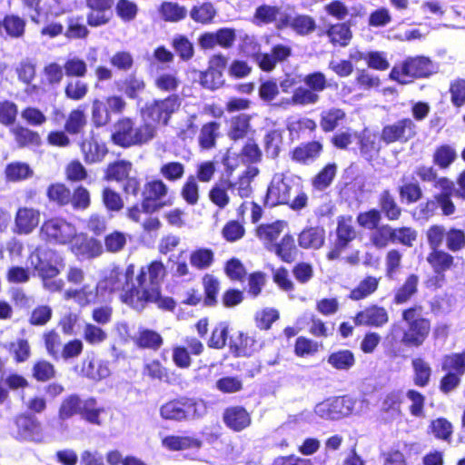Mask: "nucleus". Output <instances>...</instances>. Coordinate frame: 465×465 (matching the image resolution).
<instances>
[{
    "label": "nucleus",
    "mask_w": 465,
    "mask_h": 465,
    "mask_svg": "<svg viewBox=\"0 0 465 465\" xmlns=\"http://www.w3.org/2000/svg\"><path fill=\"white\" fill-rule=\"evenodd\" d=\"M419 278L415 274H411L404 284L396 292L394 302L401 304L410 300V298L417 292Z\"/></svg>",
    "instance_id": "nucleus-52"
},
{
    "label": "nucleus",
    "mask_w": 465,
    "mask_h": 465,
    "mask_svg": "<svg viewBox=\"0 0 465 465\" xmlns=\"http://www.w3.org/2000/svg\"><path fill=\"white\" fill-rule=\"evenodd\" d=\"M356 326L381 328L389 322V315L383 307L372 305L359 312L353 319Z\"/></svg>",
    "instance_id": "nucleus-19"
},
{
    "label": "nucleus",
    "mask_w": 465,
    "mask_h": 465,
    "mask_svg": "<svg viewBox=\"0 0 465 465\" xmlns=\"http://www.w3.org/2000/svg\"><path fill=\"white\" fill-rule=\"evenodd\" d=\"M89 30L84 24L82 16H70L67 19V29L64 35L67 38L83 39L87 37Z\"/></svg>",
    "instance_id": "nucleus-47"
},
{
    "label": "nucleus",
    "mask_w": 465,
    "mask_h": 465,
    "mask_svg": "<svg viewBox=\"0 0 465 465\" xmlns=\"http://www.w3.org/2000/svg\"><path fill=\"white\" fill-rule=\"evenodd\" d=\"M167 193L168 187L161 180L145 183L142 190V210L143 213L153 214L165 206L172 205V201H163Z\"/></svg>",
    "instance_id": "nucleus-13"
},
{
    "label": "nucleus",
    "mask_w": 465,
    "mask_h": 465,
    "mask_svg": "<svg viewBox=\"0 0 465 465\" xmlns=\"http://www.w3.org/2000/svg\"><path fill=\"white\" fill-rule=\"evenodd\" d=\"M320 116V126L324 132L328 133L333 131L340 122L345 118V113L341 109L332 107L322 111Z\"/></svg>",
    "instance_id": "nucleus-38"
},
{
    "label": "nucleus",
    "mask_w": 465,
    "mask_h": 465,
    "mask_svg": "<svg viewBox=\"0 0 465 465\" xmlns=\"http://www.w3.org/2000/svg\"><path fill=\"white\" fill-rule=\"evenodd\" d=\"M136 344L140 348L157 351L163 344V338L155 331L143 329L139 331Z\"/></svg>",
    "instance_id": "nucleus-44"
},
{
    "label": "nucleus",
    "mask_w": 465,
    "mask_h": 465,
    "mask_svg": "<svg viewBox=\"0 0 465 465\" xmlns=\"http://www.w3.org/2000/svg\"><path fill=\"white\" fill-rule=\"evenodd\" d=\"M378 207L381 215L383 214L389 221L399 220L402 213L395 196L389 189L381 191L378 195Z\"/></svg>",
    "instance_id": "nucleus-21"
},
{
    "label": "nucleus",
    "mask_w": 465,
    "mask_h": 465,
    "mask_svg": "<svg viewBox=\"0 0 465 465\" xmlns=\"http://www.w3.org/2000/svg\"><path fill=\"white\" fill-rule=\"evenodd\" d=\"M227 338L228 324L224 322H221L213 328L207 344L210 348L222 349L226 345Z\"/></svg>",
    "instance_id": "nucleus-58"
},
{
    "label": "nucleus",
    "mask_w": 465,
    "mask_h": 465,
    "mask_svg": "<svg viewBox=\"0 0 465 465\" xmlns=\"http://www.w3.org/2000/svg\"><path fill=\"white\" fill-rule=\"evenodd\" d=\"M50 202L55 203L60 206L66 205L71 201V191L62 183L51 184L46 192Z\"/></svg>",
    "instance_id": "nucleus-50"
},
{
    "label": "nucleus",
    "mask_w": 465,
    "mask_h": 465,
    "mask_svg": "<svg viewBox=\"0 0 465 465\" xmlns=\"http://www.w3.org/2000/svg\"><path fill=\"white\" fill-rule=\"evenodd\" d=\"M393 227L390 224H381L371 236L372 244L379 248H385L389 243H393Z\"/></svg>",
    "instance_id": "nucleus-48"
},
{
    "label": "nucleus",
    "mask_w": 465,
    "mask_h": 465,
    "mask_svg": "<svg viewBox=\"0 0 465 465\" xmlns=\"http://www.w3.org/2000/svg\"><path fill=\"white\" fill-rule=\"evenodd\" d=\"M417 134V126L411 118H402L391 124H386L381 130V139L387 144L399 142L406 143Z\"/></svg>",
    "instance_id": "nucleus-15"
},
{
    "label": "nucleus",
    "mask_w": 465,
    "mask_h": 465,
    "mask_svg": "<svg viewBox=\"0 0 465 465\" xmlns=\"http://www.w3.org/2000/svg\"><path fill=\"white\" fill-rule=\"evenodd\" d=\"M355 404L356 400L349 395L331 397L316 404L314 413L322 419L336 420L351 415Z\"/></svg>",
    "instance_id": "nucleus-12"
},
{
    "label": "nucleus",
    "mask_w": 465,
    "mask_h": 465,
    "mask_svg": "<svg viewBox=\"0 0 465 465\" xmlns=\"http://www.w3.org/2000/svg\"><path fill=\"white\" fill-rule=\"evenodd\" d=\"M163 447L169 450H183L187 449H199L201 441L189 436L169 435L162 440Z\"/></svg>",
    "instance_id": "nucleus-28"
},
{
    "label": "nucleus",
    "mask_w": 465,
    "mask_h": 465,
    "mask_svg": "<svg viewBox=\"0 0 465 465\" xmlns=\"http://www.w3.org/2000/svg\"><path fill=\"white\" fill-rule=\"evenodd\" d=\"M293 190L295 193H298L299 186L295 184L292 177L285 176L282 173H276L268 186L263 203L267 207L288 204Z\"/></svg>",
    "instance_id": "nucleus-10"
},
{
    "label": "nucleus",
    "mask_w": 465,
    "mask_h": 465,
    "mask_svg": "<svg viewBox=\"0 0 465 465\" xmlns=\"http://www.w3.org/2000/svg\"><path fill=\"white\" fill-rule=\"evenodd\" d=\"M322 150V143L313 141L295 148L292 153V159L302 163H309L313 162L320 155Z\"/></svg>",
    "instance_id": "nucleus-34"
},
{
    "label": "nucleus",
    "mask_w": 465,
    "mask_h": 465,
    "mask_svg": "<svg viewBox=\"0 0 465 465\" xmlns=\"http://www.w3.org/2000/svg\"><path fill=\"white\" fill-rule=\"evenodd\" d=\"M427 261L432 266L436 273H441L449 270L453 264V257L448 252L439 249L432 250L427 257Z\"/></svg>",
    "instance_id": "nucleus-40"
},
{
    "label": "nucleus",
    "mask_w": 465,
    "mask_h": 465,
    "mask_svg": "<svg viewBox=\"0 0 465 465\" xmlns=\"http://www.w3.org/2000/svg\"><path fill=\"white\" fill-rule=\"evenodd\" d=\"M224 423L235 431H241L251 423V417L243 407L227 408L223 413Z\"/></svg>",
    "instance_id": "nucleus-24"
},
{
    "label": "nucleus",
    "mask_w": 465,
    "mask_h": 465,
    "mask_svg": "<svg viewBox=\"0 0 465 465\" xmlns=\"http://www.w3.org/2000/svg\"><path fill=\"white\" fill-rule=\"evenodd\" d=\"M13 437L19 441L42 443L45 434L40 420L30 413H23L14 420Z\"/></svg>",
    "instance_id": "nucleus-11"
},
{
    "label": "nucleus",
    "mask_w": 465,
    "mask_h": 465,
    "mask_svg": "<svg viewBox=\"0 0 465 465\" xmlns=\"http://www.w3.org/2000/svg\"><path fill=\"white\" fill-rule=\"evenodd\" d=\"M437 70L438 66L430 59L417 56L407 59L401 68L394 66L390 77L401 84H406L409 82L406 77L424 78L435 74Z\"/></svg>",
    "instance_id": "nucleus-8"
},
{
    "label": "nucleus",
    "mask_w": 465,
    "mask_h": 465,
    "mask_svg": "<svg viewBox=\"0 0 465 465\" xmlns=\"http://www.w3.org/2000/svg\"><path fill=\"white\" fill-rule=\"evenodd\" d=\"M439 186L440 193H435L437 206L441 209L443 215H452L456 211V207L451 200L455 191L454 183L450 180H443L440 182Z\"/></svg>",
    "instance_id": "nucleus-20"
},
{
    "label": "nucleus",
    "mask_w": 465,
    "mask_h": 465,
    "mask_svg": "<svg viewBox=\"0 0 465 465\" xmlns=\"http://www.w3.org/2000/svg\"><path fill=\"white\" fill-rule=\"evenodd\" d=\"M134 268L129 265L124 271L114 266L105 272L104 278L98 282L97 290L102 294L117 291H124V302L134 308L139 288L134 283Z\"/></svg>",
    "instance_id": "nucleus-4"
},
{
    "label": "nucleus",
    "mask_w": 465,
    "mask_h": 465,
    "mask_svg": "<svg viewBox=\"0 0 465 465\" xmlns=\"http://www.w3.org/2000/svg\"><path fill=\"white\" fill-rule=\"evenodd\" d=\"M216 14L217 11L211 2L197 3L189 12L193 21L203 25L212 23Z\"/></svg>",
    "instance_id": "nucleus-30"
},
{
    "label": "nucleus",
    "mask_w": 465,
    "mask_h": 465,
    "mask_svg": "<svg viewBox=\"0 0 465 465\" xmlns=\"http://www.w3.org/2000/svg\"><path fill=\"white\" fill-rule=\"evenodd\" d=\"M244 43L246 49L249 47L251 48L252 55L254 57V60L262 70L270 72L274 69L277 63L275 62L272 53H261L259 44H257L252 38L247 37Z\"/></svg>",
    "instance_id": "nucleus-32"
},
{
    "label": "nucleus",
    "mask_w": 465,
    "mask_h": 465,
    "mask_svg": "<svg viewBox=\"0 0 465 465\" xmlns=\"http://www.w3.org/2000/svg\"><path fill=\"white\" fill-rule=\"evenodd\" d=\"M251 116L246 114H240L232 117L228 136L231 140L238 141L243 139L251 129Z\"/></svg>",
    "instance_id": "nucleus-31"
},
{
    "label": "nucleus",
    "mask_w": 465,
    "mask_h": 465,
    "mask_svg": "<svg viewBox=\"0 0 465 465\" xmlns=\"http://www.w3.org/2000/svg\"><path fill=\"white\" fill-rule=\"evenodd\" d=\"M286 224L284 221H277L270 224H261L257 228V236L263 241L266 249L268 245L276 243L274 241L279 237Z\"/></svg>",
    "instance_id": "nucleus-35"
},
{
    "label": "nucleus",
    "mask_w": 465,
    "mask_h": 465,
    "mask_svg": "<svg viewBox=\"0 0 465 465\" xmlns=\"http://www.w3.org/2000/svg\"><path fill=\"white\" fill-rule=\"evenodd\" d=\"M418 232L415 229L408 226H402L393 229V243L401 244L411 248L417 240Z\"/></svg>",
    "instance_id": "nucleus-53"
},
{
    "label": "nucleus",
    "mask_w": 465,
    "mask_h": 465,
    "mask_svg": "<svg viewBox=\"0 0 465 465\" xmlns=\"http://www.w3.org/2000/svg\"><path fill=\"white\" fill-rule=\"evenodd\" d=\"M15 141L19 146L37 145L40 143V136L36 132H34L25 127H16L13 129Z\"/></svg>",
    "instance_id": "nucleus-63"
},
{
    "label": "nucleus",
    "mask_w": 465,
    "mask_h": 465,
    "mask_svg": "<svg viewBox=\"0 0 465 465\" xmlns=\"http://www.w3.org/2000/svg\"><path fill=\"white\" fill-rule=\"evenodd\" d=\"M256 341L253 337L239 331L236 336L230 337L229 346L236 356H250L257 350Z\"/></svg>",
    "instance_id": "nucleus-25"
},
{
    "label": "nucleus",
    "mask_w": 465,
    "mask_h": 465,
    "mask_svg": "<svg viewBox=\"0 0 465 465\" xmlns=\"http://www.w3.org/2000/svg\"><path fill=\"white\" fill-rule=\"evenodd\" d=\"M267 251L273 252L284 262H292L297 256L298 249L292 235L285 234L280 242L270 244Z\"/></svg>",
    "instance_id": "nucleus-23"
},
{
    "label": "nucleus",
    "mask_w": 465,
    "mask_h": 465,
    "mask_svg": "<svg viewBox=\"0 0 465 465\" xmlns=\"http://www.w3.org/2000/svg\"><path fill=\"white\" fill-rule=\"evenodd\" d=\"M377 288L378 280L375 277L368 276L351 292L350 297L352 300L359 301L373 293Z\"/></svg>",
    "instance_id": "nucleus-55"
},
{
    "label": "nucleus",
    "mask_w": 465,
    "mask_h": 465,
    "mask_svg": "<svg viewBox=\"0 0 465 465\" xmlns=\"http://www.w3.org/2000/svg\"><path fill=\"white\" fill-rule=\"evenodd\" d=\"M234 186L229 180L223 181L222 185H214L209 193L211 201L220 208L225 207L229 203L226 190H234Z\"/></svg>",
    "instance_id": "nucleus-46"
},
{
    "label": "nucleus",
    "mask_w": 465,
    "mask_h": 465,
    "mask_svg": "<svg viewBox=\"0 0 465 465\" xmlns=\"http://www.w3.org/2000/svg\"><path fill=\"white\" fill-rule=\"evenodd\" d=\"M287 10H283L282 6L276 5H269L262 3L256 6L252 23L256 26H263L275 24L278 29V24L281 16L286 15Z\"/></svg>",
    "instance_id": "nucleus-18"
},
{
    "label": "nucleus",
    "mask_w": 465,
    "mask_h": 465,
    "mask_svg": "<svg viewBox=\"0 0 465 465\" xmlns=\"http://www.w3.org/2000/svg\"><path fill=\"white\" fill-rule=\"evenodd\" d=\"M155 136V127L151 124H142L136 126L128 117L120 119L112 133L113 142L122 147L142 145L153 140Z\"/></svg>",
    "instance_id": "nucleus-5"
},
{
    "label": "nucleus",
    "mask_w": 465,
    "mask_h": 465,
    "mask_svg": "<svg viewBox=\"0 0 465 465\" xmlns=\"http://www.w3.org/2000/svg\"><path fill=\"white\" fill-rule=\"evenodd\" d=\"M287 27H291L300 35H307L315 30L316 24L309 15H292V13L286 12V15L281 16V20L278 24V29L282 30Z\"/></svg>",
    "instance_id": "nucleus-17"
},
{
    "label": "nucleus",
    "mask_w": 465,
    "mask_h": 465,
    "mask_svg": "<svg viewBox=\"0 0 465 465\" xmlns=\"http://www.w3.org/2000/svg\"><path fill=\"white\" fill-rule=\"evenodd\" d=\"M165 275V268L162 262L153 261L147 267L142 268L136 278L139 295L134 309L141 311L145 303L153 302L159 308L172 311L175 307V302L171 297H163L160 292V283Z\"/></svg>",
    "instance_id": "nucleus-1"
},
{
    "label": "nucleus",
    "mask_w": 465,
    "mask_h": 465,
    "mask_svg": "<svg viewBox=\"0 0 465 465\" xmlns=\"http://www.w3.org/2000/svg\"><path fill=\"white\" fill-rule=\"evenodd\" d=\"M41 233L49 242L65 244L75 236L76 229L64 219L53 218L44 223Z\"/></svg>",
    "instance_id": "nucleus-14"
},
{
    "label": "nucleus",
    "mask_w": 465,
    "mask_h": 465,
    "mask_svg": "<svg viewBox=\"0 0 465 465\" xmlns=\"http://www.w3.org/2000/svg\"><path fill=\"white\" fill-rule=\"evenodd\" d=\"M159 13L164 21L177 23L187 16L188 10L178 3L163 2L159 7Z\"/></svg>",
    "instance_id": "nucleus-36"
},
{
    "label": "nucleus",
    "mask_w": 465,
    "mask_h": 465,
    "mask_svg": "<svg viewBox=\"0 0 465 465\" xmlns=\"http://www.w3.org/2000/svg\"><path fill=\"white\" fill-rule=\"evenodd\" d=\"M203 287H204V304L206 306H214L217 303V293L220 288L219 281L212 276L205 275L203 277Z\"/></svg>",
    "instance_id": "nucleus-60"
},
{
    "label": "nucleus",
    "mask_w": 465,
    "mask_h": 465,
    "mask_svg": "<svg viewBox=\"0 0 465 465\" xmlns=\"http://www.w3.org/2000/svg\"><path fill=\"white\" fill-rule=\"evenodd\" d=\"M29 262L40 278L56 277L63 259L60 254L48 247H38L30 255Z\"/></svg>",
    "instance_id": "nucleus-9"
},
{
    "label": "nucleus",
    "mask_w": 465,
    "mask_h": 465,
    "mask_svg": "<svg viewBox=\"0 0 465 465\" xmlns=\"http://www.w3.org/2000/svg\"><path fill=\"white\" fill-rule=\"evenodd\" d=\"M182 99L178 94H171L164 99H154L148 102L141 110L143 124L167 125L171 116L179 110Z\"/></svg>",
    "instance_id": "nucleus-7"
},
{
    "label": "nucleus",
    "mask_w": 465,
    "mask_h": 465,
    "mask_svg": "<svg viewBox=\"0 0 465 465\" xmlns=\"http://www.w3.org/2000/svg\"><path fill=\"white\" fill-rule=\"evenodd\" d=\"M40 213L33 208H20L15 216L19 233H30L39 223Z\"/></svg>",
    "instance_id": "nucleus-26"
},
{
    "label": "nucleus",
    "mask_w": 465,
    "mask_h": 465,
    "mask_svg": "<svg viewBox=\"0 0 465 465\" xmlns=\"http://www.w3.org/2000/svg\"><path fill=\"white\" fill-rule=\"evenodd\" d=\"M81 151L84 155L85 162L89 163L102 161L107 153L105 145L93 138L84 139L81 143Z\"/></svg>",
    "instance_id": "nucleus-33"
},
{
    "label": "nucleus",
    "mask_w": 465,
    "mask_h": 465,
    "mask_svg": "<svg viewBox=\"0 0 465 465\" xmlns=\"http://www.w3.org/2000/svg\"><path fill=\"white\" fill-rule=\"evenodd\" d=\"M411 366L414 371V384L419 387L427 386L432 372L430 364L421 358H415L411 361Z\"/></svg>",
    "instance_id": "nucleus-39"
},
{
    "label": "nucleus",
    "mask_w": 465,
    "mask_h": 465,
    "mask_svg": "<svg viewBox=\"0 0 465 465\" xmlns=\"http://www.w3.org/2000/svg\"><path fill=\"white\" fill-rule=\"evenodd\" d=\"M336 235L337 239L335 242L339 243L340 247L347 248L349 243L355 239L356 232L351 225V218L348 220H345L344 218L338 220Z\"/></svg>",
    "instance_id": "nucleus-41"
},
{
    "label": "nucleus",
    "mask_w": 465,
    "mask_h": 465,
    "mask_svg": "<svg viewBox=\"0 0 465 465\" xmlns=\"http://www.w3.org/2000/svg\"><path fill=\"white\" fill-rule=\"evenodd\" d=\"M335 163H328L313 179V186L320 191L328 188L336 175Z\"/></svg>",
    "instance_id": "nucleus-56"
},
{
    "label": "nucleus",
    "mask_w": 465,
    "mask_h": 465,
    "mask_svg": "<svg viewBox=\"0 0 465 465\" xmlns=\"http://www.w3.org/2000/svg\"><path fill=\"white\" fill-rule=\"evenodd\" d=\"M71 250L79 259H92L98 257L103 252L102 242L86 234H76L71 240Z\"/></svg>",
    "instance_id": "nucleus-16"
},
{
    "label": "nucleus",
    "mask_w": 465,
    "mask_h": 465,
    "mask_svg": "<svg viewBox=\"0 0 465 465\" xmlns=\"http://www.w3.org/2000/svg\"><path fill=\"white\" fill-rule=\"evenodd\" d=\"M333 45L346 46L351 39V32L350 26L346 24H337L331 25L326 31Z\"/></svg>",
    "instance_id": "nucleus-42"
},
{
    "label": "nucleus",
    "mask_w": 465,
    "mask_h": 465,
    "mask_svg": "<svg viewBox=\"0 0 465 465\" xmlns=\"http://www.w3.org/2000/svg\"><path fill=\"white\" fill-rule=\"evenodd\" d=\"M131 169L132 163L130 162L120 160L109 164L105 177L107 180L123 181L129 176Z\"/></svg>",
    "instance_id": "nucleus-54"
},
{
    "label": "nucleus",
    "mask_w": 465,
    "mask_h": 465,
    "mask_svg": "<svg viewBox=\"0 0 465 465\" xmlns=\"http://www.w3.org/2000/svg\"><path fill=\"white\" fill-rule=\"evenodd\" d=\"M291 101H292L295 105H312L320 101V94L306 86H300L293 91Z\"/></svg>",
    "instance_id": "nucleus-51"
},
{
    "label": "nucleus",
    "mask_w": 465,
    "mask_h": 465,
    "mask_svg": "<svg viewBox=\"0 0 465 465\" xmlns=\"http://www.w3.org/2000/svg\"><path fill=\"white\" fill-rule=\"evenodd\" d=\"M103 411L104 408L97 406L94 398L81 399L77 394H71L62 401L59 408V418L67 420L80 414L88 422L99 425V416Z\"/></svg>",
    "instance_id": "nucleus-6"
},
{
    "label": "nucleus",
    "mask_w": 465,
    "mask_h": 465,
    "mask_svg": "<svg viewBox=\"0 0 465 465\" xmlns=\"http://www.w3.org/2000/svg\"><path fill=\"white\" fill-rule=\"evenodd\" d=\"M324 240L325 231L319 226L305 228L298 237L299 245L303 249H320Z\"/></svg>",
    "instance_id": "nucleus-27"
},
{
    "label": "nucleus",
    "mask_w": 465,
    "mask_h": 465,
    "mask_svg": "<svg viewBox=\"0 0 465 465\" xmlns=\"http://www.w3.org/2000/svg\"><path fill=\"white\" fill-rule=\"evenodd\" d=\"M144 89L145 83L143 79L134 74H130L123 82V87L120 90H123L128 98L136 100Z\"/></svg>",
    "instance_id": "nucleus-49"
},
{
    "label": "nucleus",
    "mask_w": 465,
    "mask_h": 465,
    "mask_svg": "<svg viewBox=\"0 0 465 465\" xmlns=\"http://www.w3.org/2000/svg\"><path fill=\"white\" fill-rule=\"evenodd\" d=\"M213 262V252L210 249L200 248L193 251L190 255L192 266L198 270L207 269Z\"/></svg>",
    "instance_id": "nucleus-57"
},
{
    "label": "nucleus",
    "mask_w": 465,
    "mask_h": 465,
    "mask_svg": "<svg viewBox=\"0 0 465 465\" xmlns=\"http://www.w3.org/2000/svg\"><path fill=\"white\" fill-rule=\"evenodd\" d=\"M303 83L306 87L318 94L325 89L331 87V83L328 81L326 75L320 71L306 74L303 78Z\"/></svg>",
    "instance_id": "nucleus-45"
},
{
    "label": "nucleus",
    "mask_w": 465,
    "mask_h": 465,
    "mask_svg": "<svg viewBox=\"0 0 465 465\" xmlns=\"http://www.w3.org/2000/svg\"><path fill=\"white\" fill-rule=\"evenodd\" d=\"M26 21L15 15H6L0 21V36L10 37L14 39L21 38L25 35Z\"/></svg>",
    "instance_id": "nucleus-22"
},
{
    "label": "nucleus",
    "mask_w": 465,
    "mask_h": 465,
    "mask_svg": "<svg viewBox=\"0 0 465 465\" xmlns=\"http://www.w3.org/2000/svg\"><path fill=\"white\" fill-rule=\"evenodd\" d=\"M456 156L455 150L451 146L445 144L436 149L433 161L440 168H446L454 162Z\"/></svg>",
    "instance_id": "nucleus-64"
},
{
    "label": "nucleus",
    "mask_w": 465,
    "mask_h": 465,
    "mask_svg": "<svg viewBox=\"0 0 465 465\" xmlns=\"http://www.w3.org/2000/svg\"><path fill=\"white\" fill-rule=\"evenodd\" d=\"M430 330V321L422 317L420 307H412L402 312V322H395L390 330L391 341L406 347H420Z\"/></svg>",
    "instance_id": "nucleus-2"
},
{
    "label": "nucleus",
    "mask_w": 465,
    "mask_h": 465,
    "mask_svg": "<svg viewBox=\"0 0 465 465\" xmlns=\"http://www.w3.org/2000/svg\"><path fill=\"white\" fill-rule=\"evenodd\" d=\"M159 412L163 420L186 422L203 418L207 413V406L201 398L180 395L163 403Z\"/></svg>",
    "instance_id": "nucleus-3"
},
{
    "label": "nucleus",
    "mask_w": 465,
    "mask_h": 465,
    "mask_svg": "<svg viewBox=\"0 0 465 465\" xmlns=\"http://www.w3.org/2000/svg\"><path fill=\"white\" fill-rule=\"evenodd\" d=\"M400 198L407 204L414 203L422 198L423 193L417 181L405 182L398 188Z\"/></svg>",
    "instance_id": "nucleus-43"
},
{
    "label": "nucleus",
    "mask_w": 465,
    "mask_h": 465,
    "mask_svg": "<svg viewBox=\"0 0 465 465\" xmlns=\"http://www.w3.org/2000/svg\"><path fill=\"white\" fill-rule=\"evenodd\" d=\"M438 210L435 194L431 198H428L425 202H421L415 208L413 217L417 220L428 221L435 215Z\"/></svg>",
    "instance_id": "nucleus-62"
},
{
    "label": "nucleus",
    "mask_w": 465,
    "mask_h": 465,
    "mask_svg": "<svg viewBox=\"0 0 465 465\" xmlns=\"http://www.w3.org/2000/svg\"><path fill=\"white\" fill-rule=\"evenodd\" d=\"M442 370L453 371L461 377L465 372V353H454L446 356L442 362Z\"/></svg>",
    "instance_id": "nucleus-59"
},
{
    "label": "nucleus",
    "mask_w": 465,
    "mask_h": 465,
    "mask_svg": "<svg viewBox=\"0 0 465 465\" xmlns=\"http://www.w3.org/2000/svg\"><path fill=\"white\" fill-rule=\"evenodd\" d=\"M327 362L338 371H348L355 364V357L350 350H340L331 353Z\"/></svg>",
    "instance_id": "nucleus-37"
},
{
    "label": "nucleus",
    "mask_w": 465,
    "mask_h": 465,
    "mask_svg": "<svg viewBox=\"0 0 465 465\" xmlns=\"http://www.w3.org/2000/svg\"><path fill=\"white\" fill-rule=\"evenodd\" d=\"M224 83L222 72L207 69L200 73V84L203 88L215 90L221 87Z\"/></svg>",
    "instance_id": "nucleus-61"
},
{
    "label": "nucleus",
    "mask_w": 465,
    "mask_h": 465,
    "mask_svg": "<svg viewBox=\"0 0 465 465\" xmlns=\"http://www.w3.org/2000/svg\"><path fill=\"white\" fill-rule=\"evenodd\" d=\"M221 124L215 121L203 124L198 136L199 145L204 150H210L216 144L220 135Z\"/></svg>",
    "instance_id": "nucleus-29"
}]
</instances>
